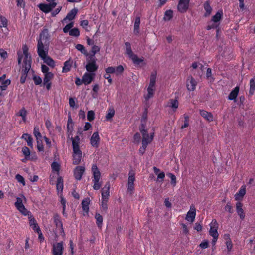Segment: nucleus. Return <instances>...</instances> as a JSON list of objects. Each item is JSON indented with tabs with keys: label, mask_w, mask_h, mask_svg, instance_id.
<instances>
[{
	"label": "nucleus",
	"mask_w": 255,
	"mask_h": 255,
	"mask_svg": "<svg viewBox=\"0 0 255 255\" xmlns=\"http://www.w3.org/2000/svg\"><path fill=\"white\" fill-rule=\"evenodd\" d=\"M239 89V86H236L233 90H232L228 96V99L236 101V98L238 95Z\"/></svg>",
	"instance_id": "b1692460"
},
{
	"label": "nucleus",
	"mask_w": 255,
	"mask_h": 255,
	"mask_svg": "<svg viewBox=\"0 0 255 255\" xmlns=\"http://www.w3.org/2000/svg\"><path fill=\"white\" fill-rule=\"evenodd\" d=\"M51 168L53 171L57 172V174H59L60 165L57 162H53L52 163Z\"/></svg>",
	"instance_id": "5fc2aeb1"
},
{
	"label": "nucleus",
	"mask_w": 255,
	"mask_h": 255,
	"mask_svg": "<svg viewBox=\"0 0 255 255\" xmlns=\"http://www.w3.org/2000/svg\"><path fill=\"white\" fill-rule=\"evenodd\" d=\"M156 73H152L150 76V83L149 86L154 87L156 83Z\"/></svg>",
	"instance_id": "49530a36"
},
{
	"label": "nucleus",
	"mask_w": 255,
	"mask_h": 255,
	"mask_svg": "<svg viewBox=\"0 0 255 255\" xmlns=\"http://www.w3.org/2000/svg\"><path fill=\"white\" fill-rule=\"evenodd\" d=\"M246 194V189L245 187L242 186L239 192L235 195V198L236 200H239L242 198Z\"/></svg>",
	"instance_id": "bb28decb"
},
{
	"label": "nucleus",
	"mask_w": 255,
	"mask_h": 255,
	"mask_svg": "<svg viewBox=\"0 0 255 255\" xmlns=\"http://www.w3.org/2000/svg\"><path fill=\"white\" fill-rule=\"evenodd\" d=\"M100 51V48L98 46L93 45L92 47L91 53L92 54L90 55H93V57H95V55L96 53H98Z\"/></svg>",
	"instance_id": "bf43d9fd"
},
{
	"label": "nucleus",
	"mask_w": 255,
	"mask_h": 255,
	"mask_svg": "<svg viewBox=\"0 0 255 255\" xmlns=\"http://www.w3.org/2000/svg\"><path fill=\"white\" fill-rule=\"evenodd\" d=\"M73 164L78 165L80 163L82 158V151L80 148H73Z\"/></svg>",
	"instance_id": "423d86ee"
},
{
	"label": "nucleus",
	"mask_w": 255,
	"mask_h": 255,
	"mask_svg": "<svg viewBox=\"0 0 255 255\" xmlns=\"http://www.w3.org/2000/svg\"><path fill=\"white\" fill-rule=\"evenodd\" d=\"M37 147L39 151H43L44 150L43 145L42 144V140H37Z\"/></svg>",
	"instance_id": "680f3d73"
},
{
	"label": "nucleus",
	"mask_w": 255,
	"mask_h": 255,
	"mask_svg": "<svg viewBox=\"0 0 255 255\" xmlns=\"http://www.w3.org/2000/svg\"><path fill=\"white\" fill-rule=\"evenodd\" d=\"M22 50L24 55V61H31V56L28 53V48L26 45H23Z\"/></svg>",
	"instance_id": "a878e982"
},
{
	"label": "nucleus",
	"mask_w": 255,
	"mask_h": 255,
	"mask_svg": "<svg viewBox=\"0 0 255 255\" xmlns=\"http://www.w3.org/2000/svg\"><path fill=\"white\" fill-rule=\"evenodd\" d=\"M95 114L93 111H89L87 113V119L89 121H92L94 119Z\"/></svg>",
	"instance_id": "052dcab7"
},
{
	"label": "nucleus",
	"mask_w": 255,
	"mask_h": 255,
	"mask_svg": "<svg viewBox=\"0 0 255 255\" xmlns=\"http://www.w3.org/2000/svg\"><path fill=\"white\" fill-rule=\"evenodd\" d=\"M225 209L226 211L229 212L230 213H232L233 212V207L231 205V203L228 202L225 206Z\"/></svg>",
	"instance_id": "69168bd1"
},
{
	"label": "nucleus",
	"mask_w": 255,
	"mask_h": 255,
	"mask_svg": "<svg viewBox=\"0 0 255 255\" xmlns=\"http://www.w3.org/2000/svg\"><path fill=\"white\" fill-rule=\"evenodd\" d=\"M10 84V80L9 79L3 80L0 81V87L1 90H5L9 84Z\"/></svg>",
	"instance_id": "a19ab883"
},
{
	"label": "nucleus",
	"mask_w": 255,
	"mask_h": 255,
	"mask_svg": "<svg viewBox=\"0 0 255 255\" xmlns=\"http://www.w3.org/2000/svg\"><path fill=\"white\" fill-rule=\"evenodd\" d=\"M38 42L49 45V34L47 29H45L40 33Z\"/></svg>",
	"instance_id": "6e6552de"
},
{
	"label": "nucleus",
	"mask_w": 255,
	"mask_h": 255,
	"mask_svg": "<svg viewBox=\"0 0 255 255\" xmlns=\"http://www.w3.org/2000/svg\"><path fill=\"white\" fill-rule=\"evenodd\" d=\"M77 9L76 8H74L72 9L67 15L65 18H64L63 20L62 21V23H64L65 22H66L67 20H73L77 13Z\"/></svg>",
	"instance_id": "aec40b11"
},
{
	"label": "nucleus",
	"mask_w": 255,
	"mask_h": 255,
	"mask_svg": "<svg viewBox=\"0 0 255 255\" xmlns=\"http://www.w3.org/2000/svg\"><path fill=\"white\" fill-rule=\"evenodd\" d=\"M95 73L86 72L82 76V82L85 85L90 84L95 77Z\"/></svg>",
	"instance_id": "dca6fc26"
},
{
	"label": "nucleus",
	"mask_w": 255,
	"mask_h": 255,
	"mask_svg": "<svg viewBox=\"0 0 255 255\" xmlns=\"http://www.w3.org/2000/svg\"><path fill=\"white\" fill-rule=\"evenodd\" d=\"M197 82L192 77L189 76L186 81L187 88L189 91H194L196 89Z\"/></svg>",
	"instance_id": "4468645a"
},
{
	"label": "nucleus",
	"mask_w": 255,
	"mask_h": 255,
	"mask_svg": "<svg viewBox=\"0 0 255 255\" xmlns=\"http://www.w3.org/2000/svg\"><path fill=\"white\" fill-rule=\"evenodd\" d=\"M29 224L33 230H36V232L38 233H39L40 232V229L39 227L37 226V224L36 222V220L34 218H31L29 220Z\"/></svg>",
	"instance_id": "e433bc0d"
},
{
	"label": "nucleus",
	"mask_w": 255,
	"mask_h": 255,
	"mask_svg": "<svg viewBox=\"0 0 255 255\" xmlns=\"http://www.w3.org/2000/svg\"><path fill=\"white\" fill-rule=\"evenodd\" d=\"M89 198H85L83 200L82 202V206L83 211H84L86 213H88L89 211V204L90 203Z\"/></svg>",
	"instance_id": "f704fd0d"
},
{
	"label": "nucleus",
	"mask_w": 255,
	"mask_h": 255,
	"mask_svg": "<svg viewBox=\"0 0 255 255\" xmlns=\"http://www.w3.org/2000/svg\"><path fill=\"white\" fill-rule=\"evenodd\" d=\"M140 24V18L139 17H137L135 18L134 25V33L136 35L139 33V26Z\"/></svg>",
	"instance_id": "473e14b6"
},
{
	"label": "nucleus",
	"mask_w": 255,
	"mask_h": 255,
	"mask_svg": "<svg viewBox=\"0 0 255 255\" xmlns=\"http://www.w3.org/2000/svg\"><path fill=\"white\" fill-rule=\"evenodd\" d=\"M167 176L171 178V184H172L174 186H175L176 185V176L173 174H172L171 173H169L168 174H167Z\"/></svg>",
	"instance_id": "13d9d810"
},
{
	"label": "nucleus",
	"mask_w": 255,
	"mask_h": 255,
	"mask_svg": "<svg viewBox=\"0 0 255 255\" xmlns=\"http://www.w3.org/2000/svg\"><path fill=\"white\" fill-rule=\"evenodd\" d=\"M255 93V78H252L250 81L249 94L253 95Z\"/></svg>",
	"instance_id": "c9c22d12"
},
{
	"label": "nucleus",
	"mask_w": 255,
	"mask_h": 255,
	"mask_svg": "<svg viewBox=\"0 0 255 255\" xmlns=\"http://www.w3.org/2000/svg\"><path fill=\"white\" fill-rule=\"evenodd\" d=\"M69 34L72 36L78 37L80 35V31L78 28H74L69 31Z\"/></svg>",
	"instance_id": "09e8293b"
},
{
	"label": "nucleus",
	"mask_w": 255,
	"mask_h": 255,
	"mask_svg": "<svg viewBox=\"0 0 255 255\" xmlns=\"http://www.w3.org/2000/svg\"><path fill=\"white\" fill-rule=\"evenodd\" d=\"M154 136V133H150L149 135L148 133H144L142 135V143H144V141L146 143V145L147 146L153 140Z\"/></svg>",
	"instance_id": "5701e85b"
},
{
	"label": "nucleus",
	"mask_w": 255,
	"mask_h": 255,
	"mask_svg": "<svg viewBox=\"0 0 255 255\" xmlns=\"http://www.w3.org/2000/svg\"><path fill=\"white\" fill-rule=\"evenodd\" d=\"M189 0H180L178 4V10L181 13L185 12L189 7Z\"/></svg>",
	"instance_id": "9d476101"
},
{
	"label": "nucleus",
	"mask_w": 255,
	"mask_h": 255,
	"mask_svg": "<svg viewBox=\"0 0 255 255\" xmlns=\"http://www.w3.org/2000/svg\"><path fill=\"white\" fill-rule=\"evenodd\" d=\"M15 206L19 211L23 215H27L28 214L29 211L25 208L21 198L19 197H17L16 198V202L15 203Z\"/></svg>",
	"instance_id": "0eeeda50"
},
{
	"label": "nucleus",
	"mask_w": 255,
	"mask_h": 255,
	"mask_svg": "<svg viewBox=\"0 0 255 255\" xmlns=\"http://www.w3.org/2000/svg\"><path fill=\"white\" fill-rule=\"evenodd\" d=\"M91 170L93 178V189L94 190H99L101 186V182H100L101 173L96 164L92 165Z\"/></svg>",
	"instance_id": "f257e3e1"
},
{
	"label": "nucleus",
	"mask_w": 255,
	"mask_h": 255,
	"mask_svg": "<svg viewBox=\"0 0 255 255\" xmlns=\"http://www.w3.org/2000/svg\"><path fill=\"white\" fill-rule=\"evenodd\" d=\"M41 59H43L44 62L49 66L52 67H53L55 66L54 61L47 55Z\"/></svg>",
	"instance_id": "58836bf2"
},
{
	"label": "nucleus",
	"mask_w": 255,
	"mask_h": 255,
	"mask_svg": "<svg viewBox=\"0 0 255 255\" xmlns=\"http://www.w3.org/2000/svg\"><path fill=\"white\" fill-rule=\"evenodd\" d=\"M115 111L113 109L109 108L108 110L107 114L106 115V119L107 121H109L114 116Z\"/></svg>",
	"instance_id": "8fccbe9b"
},
{
	"label": "nucleus",
	"mask_w": 255,
	"mask_h": 255,
	"mask_svg": "<svg viewBox=\"0 0 255 255\" xmlns=\"http://www.w3.org/2000/svg\"><path fill=\"white\" fill-rule=\"evenodd\" d=\"M48 46L49 45L38 42L37 53L41 58H44L48 55Z\"/></svg>",
	"instance_id": "7ed1b4c3"
},
{
	"label": "nucleus",
	"mask_w": 255,
	"mask_h": 255,
	"mask_svg": "<svg viewBox=\"0 0 255 255\" xmlns=\"http://www.w3.org/2000/svg\"><path fill=\"white\" fill-rule=\"evenodd\" d=\"M56 2H52L49 4L40 3L39 4L38 7L43 12L47 13L51 11L56 7Z\"/></svg>",
	"instance_id": "39448f33"
},
{
	"label": "nucleus",
	"mask_w": 255,
	"mask_h": 255,
	"mask_svg": "<svg viewBox=\"0 0 255 255\" xmlns=\"http://www.w3.org/2000/svg\"><path fill=\"white\" fill-rule=\"evenodd\" d=\"M33 134L36 138V140L41 139L42 135L39 131V128L37 127H35L33 130Z\"/></svg>",
	"instance_id": "3c124183"
},
{
	"label": "nucleus",
	"mask_w": 255,
	"mask_h": 255,
	"mask_svg": "<svg viewBox=\"0 0 255 255\" xmlns=\"http://www.w3.org/2000/svg\"><path fill=\"white\" fill-rule=\"evenodd\" d=\"M108 201V200L102 199L101 208H102V210L105 211H106L108 208L107 204Z\"/></svg>",
	"instance_id": "0e129e2a"
},
{
	"label": "nucleus",
	"mask_w": 255,
	"mask_h": 255,
	"mask_svg": "<svg viewBox=\"0 0 255 255\" xmlns=\"http://www.w3.org/2000/svg\"><path fill=\"white\" fill-rule=\"evenodd\" d=\"M110 183L107 182L105 185L104 187L102 189V199L108 200L109 197V189H110Z\"/></svg>",
	"instance_id": "a211bd4d"
},
{
	"label": "nucleus",
	"mask_w": 255,
	"mask_h": 255,
	"mask_svg": "<svg viewBox=\"0 0 255 255\" xmlns=\"http://www.w3.org/2000/svg\"><path fill=\"white\" fill-rule=\"evenodd\" d=\"M154 90V87H150V86H148L147 88L148 93L147 95L145 96V99L146 100H148L150 98L153 96Z\"/></svg>",
	"instance_id": "ea45409f"
},
{
	"label": "nucleus",
	"mask_w": 255,
	"mask_h": 255,
	"mask_svg": "<svg viewBox=\"0 0 255 255\" xmlns=\"http://www.w3.org/2000/svg\"><path fill=\"white\" fill-rule=\"evenodd\" d=\"M16 115L18 116H20L22 117V121L24 122H25L26 121V115H27V112L26 110L23 108L21 109L19 112L16 114Z\"/></svg>",
	"instance_id": "79ce46f5"
},
{
	"label": "nucleus",
	"mask_w": 255,
	"mask_h": 255,
	"mask_svg": "<svg viewBox=\"0 0 255 255\" xmlns=\"http://www.w3.org/2000/svg\"><path fill=\"white\" fill-rule=\"evenodd\" d=\"M95 218L96 220V224L98 227L101 228L103 222V217L99 213H96Z\"/></svg>",
	"instance_id": "a18cd8bd"
},
{
	"label": "nucleus",
	"mask_w": 255,
	"mask_h": 255,
	"mask_svg": "<svg viewBox=\"0 0 255 255\" xmlns=\"http://www.w3.org/2000/svg\"><path fill=\"white\" fill-rule=\"evenodd\" d=\"M22 152L23 154V155L25 156V159H27L29 157L30 154V151L28 147H27L26 146H24V147H23L22 149Z\"/></svg>",
	"instance_id": "603ef678"
},
{
	"label": "nucleus",
	"mask_w": 255,
	"mask_h": 255,
	"mask_svg": "<svg viewBox=\"0 0 255 255\" xmlns=\"http://www.w3.org/2000/svg\"><path fill=\"white\" fill-rule=\"evenodd\" d=\"M54 74L51 73H47L44 74V78L43 79V84L46 86V89L49 90L51 88V83L50 81L53 78Z\"/></svg>",
	"instance_id": "ddd939ff"
},
{
	"label": "nucleus",
	"mask_w": 255,
	"mask_h": 255,
	"mask_svg": "<svg viewBox=\"0 0 255 255\" xmlns=\"http://www.w3.org/2000/svg\"><path fill=\"white\" fill-rule=\"evenodd\" d=\"M173 17V11L171 10H168L165 11L163 19L165 21H169Z\"/></svg>",
	"instance_id": "37998d69"
},
{
	"label": "nucleus",
	"mask_w": 255,
	"mask_h": 255,
	"mask_svg": "<svg viewBox=\"0 0 255 255\" xmlns=\"http://www.w3.org/2000/svg\"><path fill=\"white\" fill-rule=\"evenodd\" d=\"M210 229L209 230V234L212 237L219 236L217 231L218 228V224L216 219H213L210 224Z\"/></svg>",
	"instance_id": "1a4fd4ad"
},
{
	"label": "nucleus",
	"mask_w": 255,
	"mask_h": 255,
	"mask_svg": "<svg viewBox=\"0 0 255 255\" xmlns=\"http://www.w3.org/2000/svg\"><path fill=\"white\" fill-rule=\"evenodd\" d=\"M85 172V167L83 166H77L74 170V176L77 180H80Z\"/></svg>",
	"instance_id": "2eb2a0df"
},
{
	"label": "nucleus",
	"mask_w": 255,
	"mask_h": 255,
	"mask_svg": "<svg viewBox=\"0 0 255 255\" xmlns=\"http://www.w3.org/2000/svg\"><path fill=\"white\" fill-rule=\"evenodd\" d=\"M75 47L78 51H80L82 54L85 55H88L87 51L85 50V47L82 44H77Z\"/></svg>",
	"instance_id": "864d4df0"
},
{
	"label": "nucleus",
	"mask_w": 255,
	"mask_h": 255,
	"mask_svg": "<svg viewBox=\"0 0 255 255\" xmlns=\"http://www.w3.org/2000/svg\"><path fill=\"white\" fill-rule=\"evenodd\" d=\"M130 59H131L134 64L136 65H139L140 63H143L144 61L143 58H140L136 54L132 55V56Z\"/></svg>",
	"instance_id": "4c0bfd02"
},
{
	"label": "nucleus",
	"mask_w": 255,
	"mask_h": 255,
	"mask_svg": "<svg viewBox=\"0 0 255 255\" xmlns=\"http://www.w3.org/2000/svg\"><path fill=\"white\" fill-rule=\"evenodd\" d=\"M33 80L36 85H39L42 83V79L39 76H34Z\"/></svg>",
	"instance_id": "774afa93"
},
{
	"label": "nucleus",
	"mask_w": 255,
	"mask_h": 255,
	"mask_svg": "<svg viewBox=\"0 0 255 255\" xmlns=\"http://www.w3.org/2000/svg\"><path fill=\"white\" fill-rule=\"evenodd\" d=\"M63 249V242L54 243L52 246V253L53 255H62Z\"/></svg>",
	"instance_id": "20e7f679"
},
{
	"label": "nucleus",
	"mask_w": 255,
	"mask_h": 255,
	"mask_svg": "<svg viewBox=\"0 0 255 255\" xmlns=\"http://www.w3.org/2000/svg\"><path fill=\"white\" fill-rule=\"evenodd\" d=\"M243 204L240 202H238L236 203V211L241 219H243L245 218V213L242 208Z\"/></svg>",
	"instance_id": "4be33fe9"
},
{
	"label": "nucleus",
	"mask_w": 255,
	"mask_h": 255,
	"mask_svg": "<svg viewBox=\"0 0 255 255\" xmlns=\"http://www.w3.org/2000/svg\"><path fill=\"white\" fill-rule=\"evenodd\" d=\"M63 188V179L61 177H58L56 183V189L57 191L62 192Z\"/></svg>",
	"instance_id": "72a5a7b5"
},
{
	"label": "nucleus",
	"mask_w": 255,
	"mask_h": 255,
	"mask_svg": "<svg viewBox=\"0 0 255 255\" xmlns=\"http://www.w3.org/2000/svg\"><path fill=\"white\" fill-rule=\"evenodd\" d=\"M72 61L70 59L65 61L64 63V66L62 69V72L66 73L69 71L72 67Z\"/></svg>",
	"instance_id": "cd10ccee"
},
{
	"label": "nucleus",
	"mask_w": 255,
	"mask_h": 255,
	"mask_svg": "<svg viewBox=\"0 0 255 255\" xmlns=\"http://www.w3.org/2000/svg\"><path fill=\"white\" fill-rule=\"evenodd\" d=\"M196 216V209L195 206L193 205L190 206V210L187 212L186 220L191 222H193Z\"/></svg>",
	"instance_id": "9b49d317"
},
{
	"label": "nucleus",
	"mask_w": 255,
	"mask_h": 255,
	"mask_svg": "<svg viewBox=\"0 0 255 255\" xmlns=\"http://www.w3.org/2000/svg\"><path fill=\"white\" fill-rule=\"evenodd\" d=\"M204 8L206 11V13L205 14V16H208L210 15L212 11V8L210 5V2L209 1H206L204 4Z\"/></svg>",
	"instance_id": "c85d7f7f"
},
{
	"label": "nucleus",
	"mask_w": 255,
	"mask_h": 255,
	"mask_svg": "<svg viewBox=\"0 0 255 255\" xmlns=\"http://www.w3.org/2000/svg\"><path fill=\"white\" fill-rule=\"evenodd\" d=\"M199 112L200 115L208 121L211 122L213 121V115L211 112H208L204 110H200Z\"/></svg>",
	"instance_id": "6ab92c4d"
},
{
	"label": "nucleus",
	"mask_w": 255,
	"mask_h": 255,
	"mask_svg": "<svg viewBox=\"0 0 255 255\" xmlns=\"http://www.w3.org/2000/svg\"><path fill=\"white\" fill-rule=\"evenodd\" d=\"M74 23L73 22L67 24L63 29V31L64 33L69 32V31L73 27Z\"/></svg>",
	"instance_id": "4d7b16f0"
},
{
	"label": "nucleus",
	"mask_w": 255,
	"mask_h": 255,
	"mask_svg": "<svg viewBox=\"0 0 255 255\" xmlns=\"http://www.w3.org/2000/svg\"><path fill=\"white\" fill-rule=\"evenodd\" d=\"M54 222L56 227L59 228V233L62 235H64L63 224L58 214H56L54 215Z\"/></svg>",
	"instance_id": "f3484780"
},
{
	"label": "nucleus",
	"mask_w": 255,
	"mask_h": 255,
	"mask_svg": "<svg viewBox=\"0 0 255 255\" xmlns=\"http://www.w3.org/2000/svg\"><path fill=\"white\" fill-rule=\"evenodd\" d=\"M100 137L98 132H95L93 133L90 138V144L93 147L98 148L100 143Z\"/></svg>",
	"instance_id": "f8f14e48"
},
{
	"label": "nucleus",
	"mask_w": 255,
	"mask_h": 255,
	"mask_svg": "<svg viewBox=\"0 0 255 255\" xmlns=\"http://www.w3.org/2000/svg\"><path fill=\"white\" fill-rule=\"evenodd\" d=\"M125 47H126V52L127 54L129 57L130 58L132 55H134L135 54L132 51L130 43L128 42H126L125 43Z\"/></svg>",
	"instance_id": "7c9ffc66"
},
{
	"label": "nucleus",
	"mask_w": 255,
	"mask_h": 255,
	"mask_svg": "<svg viewBox=\"0 0 255 255\" xmlns=\"http://www.w3.org/2000/svg\"><path fill=\"white\" fill-rule=\"evenodd\" d=\"M128 184H134L135 181V173L133 170L129 171L128 174Z\"/></svg>",
	"instance_id": "de8ad7c7"
},
{
	"label": "nucleus",
	"mask_w": 255,
	"mask_h": 255,
	"mask_svg": "<svg viewBox=\"0 0 255 255\" xmlns=\"http://www.w3.org/2000/svg\"><path fill=\"white\" fill-rule=\"evenodd\" d=\"M223 12L222 11H218L217 12L215 15L212 17V21L214 22H219L222 17Z\"/></svg>",
	"instance_id": "c03bdc74"
},
{
	"label": "nucleus",
	"mask_w": 255,
	"mask_h": 255,
	"mask_svg": "<svg viewBox=\"0 0 255 255\" xmlns=\"http://www.w3.org/2000/svg\"><path fill=\"white\" fill-rule=\"evenodd\" d=\"M15 178L19 183L22 184L23 185H25L24 178L20 174H17L15 176Z\"/></svg>",
	"instance_id": "e2e57ef3"
},
{
	"label": "nucleus",
	"mask_w": 255,
	"mask_h": 255,
	"mask_svg": "<svg viewBox=\"0 0 255 255\" xmlns=\"http://www.w3.org/2000/svg\"><path fill=\"white\" fill-rule=\"evenodd\" d=\"M7 26V20L4 16L0 17V27H6Z\"/></svg>",
	"instance_id": "6e6d98bb"
},
{
	"label": "nucleus",
	"mask_w": 255,
	"mask_h": 255,
	"mask_svg": "<svg viewBox=\"0 0 255 255\" xmlns=\"http://www.w3.org/2000/svg\"><path fill=\"white\" fill-rule=\"evenodd\" d=\"M71 140L72 141V148H80V137L78 135L75 136L74 138L71 137Z\"/></svg>",
	"instance_id": "2f4dec72"
},
{
	"label": "nucleus",
	"mask_w": 255,
	"mask_h": 255,
	"mask_svg": "<svg viewBox=\"0 0 255 255\" xmlns=\"http://www.w3.org/2000/svg\"><path fill=\"white\" fill-rule=\"evenodd\" d=\"M96 58L93 57V55H90L89 56V60L85 66V68L87 71L90 73H93L97 71L98 68V66L96 64Z\"/></svg>",
	"instance_id": "f03ea898"
},
{
	"label": "nucleus",
	"mask_w": 255,
	"mask_h": 255,
	"mask_svg": "<svg viewBox=\"0 0 255 255\" xmlns=\"http://www.w3.org/2000/svg\"><path fill=\"white\" fill-rule=\"evenodd\" d=\"M21 138L26 141L28 146L31 148L33 147V139L30 135L27 133H25L22 135Z\"/></svg>",
	"instance_id": "393cba45"
},
{
	"label": "nucleus",
	"mask_w": 255,
	"mask_h": 255,
	"mask_svg": "<svg viewBox=\"0 0 255 255\" xmlns=\"http://www.w3.org/2000/svg\"><path fill=\"white\" fill-rule=\"evenodd\" d=\"M142 146L139 149V153L140 154H141V155H143L144 153L146 148L147 146L146 145V143H145V141H144V143H142Z\"/></svg>",
	"instance_id": "338daca9"
},
{
	"label": "nucleus",
	"mask_w": 255,
	"mask_h": 255,
	"mask_svg": "<svg viewBox=\"0 0 255 255\" xmlns=\"http://www.w3.org/2000/svg\"><path fill=\"white\" fill-rule=\"evenodd\" d=\"M179 106V102L177 99H171L168 102V106L173 109H177Z\"/></svg>",
	"instance_id": "c756f323"
},
{
	"label": "nucleus",
	"mask_w": 255,
	"mask_h": 255,
	"mask_svg": "<svg viewBox=\"0 0 255 255\" xmlns=\"http://www.w3.org/2000/svg\"><path fill=\"white\" fill-rule=\"evenodd\" d=\"M31 65V61H23V65L21 70V74H24L27 76Z\"/></svg>",
	"instance_id": "412c9836"
}]
</instances>
